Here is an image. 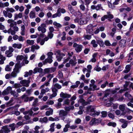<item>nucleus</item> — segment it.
I'll return each mask as SVG.
<instances>
[{
	"instance_id": "nucleus-1",
	"label": "nucleus",
	"mask_w": 133,
	"mask_h": 133,
	"mask_svg": "<svg viewBox=\"0 0 133 133\" xmlns=\"http://www.w3.org/2000/svg\"><path fill=\"white\" fill-rule=\"evenodd\" d=\"M101 122L100 120L98 119H96L95 118H94L92 119L90 122V124L92 125H97L100 123Z\"/></svg>"
},
{
	"instance_id": "nucleus-2",
	"label": "nucleus",
	"mask_w": 133,
	"mask_h": 133,
	"mask_svg": "<svg viewBox=\"0 0 133 133\" xmlns=\"http://www.w3.org/2000/svg\"><path fill=\"white\" fill-rule=\"evenodd\" d=\"M93 25L91 24L88 25L86 30L87 32L88 33H89V34L92 35L93 34Z\"/></svg>"
},
{
	"instance_id": "nucleus-3",
	"label": "nucleus",
	"mask_w": 133,
	"mask_h": 133,
	"mask_svg": "<svg viewBox=\"0 0 133 133\" xmlns=\"http://www.w3.org/2000/svg\"><path fill=\"white\" fill-rule=\"evenodd\" d=\"M30 82V81L29 80H21L20 83L21 84L23 85V86L26 87H28L29 86V84Z\"/></svg>"
},
{
	"instance_id": "nucleus-4",
	"label": "nucleus",
	"mask_w": 133,
	"mask_h": 133,
	"mask_svg": "<svg viewBox=\"0 0 133 133\" xmlns=\"http://www.w3.org/2000/svg\"><path fill=\"white\" fill-rule=\"evenodd\" d=\"M114 18L113 15L112 14H109V15H104L101 18V20L104 21L105 19H112Z\"/></svg>"
},
{
	"instance_id": "nucleus-5",
	"label": "nucleus",
	"mask_w": 133,
	"mask_h": 133,
	"mask_svg": "<svg viewBox=\"0 0 133 133\" xmlns=\"http://www.w3.org/2000/svg\"><path fill=\"white\" fill-rule=\"evenodd\" d=\"M68 112L64 110H61L59 111V115L61 117H64L67 116Z\"/></svg>"
},
{
	"instance_id": "nucleus-6",
	"label": "nucleus",
	"mask_w": 133,
	"mask_h": 133,
	"mask_svg": "<svg viewBox=\"0 0 133 133\" xmlns=\"http://www.w3.org/2000/svg\"><path fill=\"white\" fill-rule=\"evenodd\" d=\"M12 88L10 87H8L7 88L4 90L2 92V95L4 96L5 95H8L9 92V90H11Z\"/></svg>"
},
{
	"instance_id": "nucleus-7",
	"label": "nucleus",
	"mask_w": 133,
	"mask_h": 133,
	"mask_svg": "<svg viewBox=\"0 0 133 133\" xmlns=\"http://www.w3.org/2000/svg\"><path fill=\"white\" fill-rule=\"evenodd\" d=\"M52 90L53 93L50 96V98H51L54 97L57 95V94L56 92L58 91L57 89L56 88H52Z\"/></svg>"
},
{
	"instance_id": "nucleus-8",
	"label": "nucleus",
	"mask_w": 133,
	"mask_h": 133,
	"mask_svg": "<svg viewBox=\"0 0 133 133\" xmlns=\"http://www.w3.org/2000/svg\"><path fill=\"white\" fill-rule=\"evenodd\" d=\"M21 68V66L20 65L16 63L15 65V68L14 69L13 71L18 73L19 72V69Z\"/></svg>"
},
{
	"instance_id": "nucleus-9",
	"label": "nucleus",
	"mask_w": 133,
	"mask_h": 133,
	"mask_svg": "<svg viewBox=\"0 0 133 133\" xmlns=\"http://www.w3.org/2000/svg\"><path fill=\"white\" fill-rule=\"evenodd\" d=\"M3 14L5 17H8L9 18H11L12 16V14L11 12H7L5 10L3 11Z\"/></svg>"
},
{
	"instance_id": "nucleus-10",
	"label": "nucleus",
	"mask_w": 133,
	"mask_h": 133,
	"mask_svg": "<svg viewBox=\"0 0 133 133\" xmlns=\"http://www.w3.org/2000/svg\"><path fill=\"white\" fill-rule=\"evenodd\" d=\"M60 96L61 97L64 98H69L71 97V95L67 94H64L63 92H61L60 95Z\"/></svg>"
},
{
	"instance_id": "nucleus-11",
	"label": "nucleus",
	"mask_w": 133,
	"mask_h": 133,
	"mask_svg": "<svg viewBox=\"0 0 133 133\" xmlns=\"http://www.w3.org/2000/svg\"><path fill=\"white\" fill-rule=\"evenodd\" d=\"M126 41L125 40L122 39L119 42V45L122 47L124 48L125 46Z\"/></svg>"
},
{
	"instance_id": "nucleus-12",
	"label": "nucleus",
	"mask_w": 133,
	"mask_h": 133,
	"mask_svg": "<svg viewBox=\"0 0 133 133\" xmlns=\"http://www.w3.org/2000/svg\"><path fill=\"white\" fill-rule=\"evenodd\" d=\"M21 98L25 102H28L29 101L28 95L24 94L21 96Z\"/></svg>"
},
{
	"instance_id": "nucleus-13",
	"label": "nucleus",
	"mask_w": 133,
	"mask_h": 133,
	"mask_svg": "<svg viewBox=\"0 0 133 133\" xmlns=\"http://www.w3.org/2000/svg\"><path fill=\"white\" fill-rule=\"evenodd\" d=\"M6 59L5 57L3 56L1 52H0V64H3L4 63V61Z\"/></svg>"
},
{
	"instance_id": "nucleus-14",
	"label": "nucleus",
	"mask_w": 133,
	"mask_h": 133,
	"mask_svg": "<svg viewBox=\"0 0 133 133\" xmlns=\"http://www.w3.org/2000/svg\"><path fill=\"white\" fill-rule=\"evenodd\" d=\"M52 62V58H48L45 59V60L43 62V64L45 65L47 63H51Z\"/></svg>"
},
{
	"instance_id": "nucleus-15",
	"label": "nucleus",
	"mask_w": 133,
	"mask_h": 133,
	"mask_svg": "<svg viewBox=\"0 0 133 133\" xmlns=\"http://www.w3.org/2000/svg\"><path fill=\"white\" fill-rule=\"evenodd\" d=\"M43 70V69L41 68L36 67L34 70L33 73L35 74L37 72L39 73H41L42 72Z\"/></svg>"
},
{
	"instance_id": "nucleus-16",
	"label": "nucleus",
	"mask_w": 133,
	"mask_h": 133,
	"mask_svg": "<svg viewBox=\"0 0 133 133\" xmlns=\"http://www.w3.org/2000/svg\"><path fill=\"white\" fill-rule=\"evenodd\" d=\"M73 59L74 60L71 59L69 61V63L70 64H72L73 65H75L77 63V62H76V58L75 56L73 57Z\"/></svg>"
},
{
	"instance_id": "nucleus-17",
	"label": "nucleus",
	"mask_w": 133,
	"mask_h": 133,
	"mask_svg": "<svg viewBox=\"0 0 133 133\" xmlns=\"http://www.w3.org/2000/svg\"><path fill=\"white\" fill-rule=\"evenodd\" d=\"M32 108H31L28 111H26L23 112V114L24 115H26L28 114H29V115L30 116H31L32 114H33V112L32 111Z\"/></svg>"
},
{
	"instance_id": "nucleus-18",
	"label": "nucleus",
	"mask_w": 133,
	"mask_h": 133,
	"mask_svg": "<svg viewBox=\"0 0 133 133\" xmlns=\"http://www.w3.org/2000/svg\"><path fill=\"white\" fill-rule=\"evenodd\" d=\"M7 125L3 126L2 127L4 133H8L10 131V130L8 127Z\"/></svg>"
},
{
	"instance_id": "nucleus-19",
	"label": "nucleus",
	"mask_w": 133,
	"mask_h": 133,
	"mask_svg": "<svg viewBox=\"0 0 133 133\" xmlns=\"http://www.w3.org/2000/svg\"><path fill=\"white\" fill-rule=\"evenodd\" d=\"M39 121L42 123H47L48 122V119L46 117H44L43 118H40Z\"/></svg>"
},
{
	"instance_id": "nucleus-20",
	"label": "nucleus",
	"mask_w": 133,
	"mask_h": 133,
	"mask_svg": "<svg viewBox=\"0 0 133 133\" xmlns=\"http://www.w3.org/2000/svg\"><path fill=\"white\" fill-rule=\"evenodd\" d=\"M83 46L81 45H78V46L76 47L75 50L77 52H79L82 50Z\"/></svg>"
},
{
	"instance_id": "nucleus-21",
	"label": "nucleus",
	"mask_w": 133,
	"mask_h": 133,
	"mask_svg": "<svg viewBox=\"0 0 133 133\" xmlns=\"http://www.w3.org/2000/svg\"><path fill=\"white\" fill-rule=\"evenodd\" d=\"M23 16L22 14V13H19L18 14H15L14 20H15L18 18H21Z\"/></svg>"
},
{
	"instance_id": "nucleus-22",
	"label": "nucleus",
	"mask_w": 133,
	"mask_h": 133,
	"mask_svg": "<svg viewBox=\"0 0 133 133\" xmlns=\"http://www.w3.org/2000/svg\"><path fill=\"white\" fill-rule=\"evenodd\" d=\"M125 107V104L120 105L119 107V109L123 112L124 111Z\"/></svg>"
},
{
	"instance_id": "nucleus-23",
	"label": "nucleus",
	"mask_w": 133,
	"mask_h": 133,
	"mask_svg": "<svg viewBox=\"0 0 133 133\" xmlns=\"http://www.w3.org/2000/svg\"><path fill=\"white\" fill-rule=\"evenodd\" d=\"M87 110L88 111H90L91 112H94L95 110H94V108L92 107L91 106H88L87 108Z\"/></svg>"
},
{
	"instance_id": "nucleus-24",
	"label": "nucleus",
	"mask_w": 133,
	"mask_h": 133,
	"mask_svg": "<svg viewBox=\"0 0 133 133\" xmlns=\"http://www.w3.org/2000/svg\"><path fill=\"white\" fill-rule=\"evenodd\" d=\"M39 47L38 45L35 46L34 45H32L31 47V51L34 52L35 49H39Z\"/></svg>"
},
{
	"instance_id": "nucleus-25",
	"label": "nucleus",
	"mask_w": 133,
	"mask_h": 133,
	"mask_svg": "<svg viewBox=\"0 0 133 133\" xmlns=\"http://www.w3.org/2000/svg\"><path fill=\"white\" fill-rule=\"evenodd\" d=\"M38 102V99L37 98H36L33 103L32 106L34 107H36L38 105L37 103Z\"/></svg>"
},
{
	"instance_id": "nucleus-26",
	"label": "nucleus",
	"mask_w": 133,
	"mask_h": 133,
	"mask_svg": "<svg viewBox=\"0 0 133 133\" xmlns=\"http://www.w3.org/2000/svg\"><path fill=\"white\" fill-rule=\"evenodd\" d=\"M38 30L39 31H41L42 33H45L46 31V29L45 28H42L40 26H38Z\"/></svg>"
},
{
	"instance_id": "nucleus-27",
	"label": "nucleus",
	"mask_w": 133,
	"mask_h": 133,
	"mask_svg": "<svg viewBox=\"0 0 133 133\" xmlns=\"http://www.w3.org/2000/svg\"><path fill=\"white\" fill-rule=\"evenodd\" d=\"M10 93L11 95H13L15 97H17L18 96V94L15 91L11 90Z\"/></svg>"
},
{
	"instance_id": "nucleus-28",
	"label": "nucleus",
	"mask_w": 133,
	"mask_h": 133,
	"mask_svg": "<svg viewBox=\"0 0 133 133\" xmlns=\"http://www.w3.org/2000/svg\"><path fill=\"white\" fill-rule=\"evenodd\" d=\"M24 59V57L22 55H18L16 57V61H22L23 59Z\"/></svg>"
},
{
	"instance_id": "nucleus-29",
	"label": "nucleus",
	"mask_w": 133,
	"mask_h": 133,
	"mask_svg": "<svg viewBox=\"0 0 133 133\" xmlns=\"http://www.w3.org/2000/svg\"><path fill=\"white\" fill-rule=\"evenodd\" d=\"M22 46V44H14L13 45V47L14 48H16L19 49L21 48Z\"/></svg>"
},
{
	"instance_id": "nucleus-30",
	"label": "nucleus",
	"mask_w": 133,
	"mask_h": 133,
	"mask_svg": "<svg viewBox=\"0 0 133 133\" xmlns=\"http://www.w3.org/2000/svg\"><path fill=\"white\" fill-rule=\"evenodd\" d=\"M30 17L31 18H33L35 17L36 14L35 13L34 11H31L29 14Z\"/></svg>"
},
{
	"instance_id": "nucleus-31",
	"label": "nucleus",
	"mask_w": 133,
	"mask_h": 133,
	"mask_svg": "<svg viewBox=\"0 0 133 133\" xmlns=\"http://www.w3.org/2000/svg\"><path fill=\"white\" fill-rule=\"evenodd\" d=\"M53 110L50 109L49 111H47L45 113L46 115L49 116L50 115H52L53 114Z\"/></svg>"
},
{
	"instance_id": "nucleus-32",
	"label": "nucleus",
	"mask_w": 133,
	"mask_h": 133,
	"mask_svg": "<svg viewBox=\"0 0 133 133\" xmlns=\"http://www.w3.org/2000/svg\"><path fill=\"white\" fill-rule=\"evenodd\" d=\"M6 11L9 12H13L15 11V10L12 8H10L8 7L7 8L5 9Z\"/></svg>"
},
{
	"instance_id": "nucleus-33",
	"label": "nucleus",
	"mask_w": 133,
	"mask_h": 133,
	"mask_svg": "<svg viewBox=\"0 0 133 133\" xmlns=\"http://www.w3.org/2000/svg\"><path fill=\"white\" fill-rule=\"evenodd\" d=\"M68 7L71 13L72 14L74 13V10L72 6L70 4L68 5Z\"/></svg>"
},
{
	"instance_id": "nucleus-34",
	"label": "nucleus",
	"mask_w": 133,
	"mask_h": 133,
	"mask_svg": "<svg viewBox=\"0 0 133 133\" xmlns=\"http://www.w3.org/2000/svg\"><path fill=\"white\" fill-rule=\"evenodd\" d=\"M91 44L92 45V46L94 48H96L97 46V44L96 43V42L95 40H92L91 41Z\"/></svg>"
},
{
	"instance_id": "nucleus-35",
	"label": "nucleus",
	"mask_w": 133,
	"mask_h": 133,
	"mask_svg": "<svg viewBox=\"0 0 133 133\" xmlns=\"http://www.w3.org/2000/svg\"><path fill=\"white\" fill-rule=\"evenodd\" d=\"M55 124V123H53L51 124L50 127V128L49 130L51 132H53L54 131V126Z\"/></svg>"
},
{
	"instance_id": "nucleus-36",
	"label": "nucleus",
	"mask_w": 133,
	"mask_h": 133,
	"mask_svg": "<svg viewBox=\"0 0 133 133\" xmlns=\"http://www.w3.org/2000/svg\"><path fill=\"white\" fill-rule=\"evenodd\" d=\"M9 127L11 128V129L12 131H14L15 128H16V125H15V124L14 123L10 125Z\"/></svg>"
},
{
	"instance_id": "nucleus-37",
	"label": "nucleus",
	"mask_w": 133,
	"mask_h": 133,
	"mask_svg": "<svg viewBox=\"0 0 133 133\" xmlns=\"http://www.w3.org/2000/svg\"><path fill=\"white\" fill-rule=\"evenodd\" d=\"M54 87L52 88H57L58 89H60L62 88V86L61 85H59L58 83H56L54 85Z\"/></svg>"
},
{
	"instance_id": "nucleus-38",
	"label": "nucleus",
	"mask_w": 133,
	"mask_h": 133,
	"mask_svg": "<svg viewBox=\"0 0 133 133\" xmlns=\"http://www.w3.org/2000/svg\"><path fill=\"white\" fill-rule=\"evenodd\" d=\"M61 15V13H59L58 12V11H57V13L53 15L52 16V17L53 18H54L57 16L60 17Z\"/></svg>"
},
{
	"instance_id": "nucleus-39",
	"label": "nucleus",
	"mask_w": 133,
	"mask_h": 133,
	"mask_svg": "<svg viewBox=\"0 0 133 133\" xmlns=\"http://www.w3.org/2000/svg\"><path fill=\"white\" fill-rule=\"evenodd\" d=\"M57 11L60 13H61V12L63 14L66 12V10L64 9H61L60 8L58 9Z\"/></svg>"
},
{
	"instance_id": "nucleus-40",
	"label": "nucleus",
	"mask_w": 133,
	"mask_h": 133,
	"mask_svg": "<svg viewBox=\"0 0 133 133\" xmlns=\"http://www.w3.org/2000/svg\"><path fill=\"white\" fill-rule=\"evenodd\" d=\"M24 124L22 122H17L16 124V128H18L19 126L24 125Z\"/></svg>"
},
{
	"instance_id": "nucleus-41",
	"label": "nucleus",
	"mask_w": 133,
	"mask_h": 133,
	"mask_svg": "<svg viewBox=\"0 0 133 133\" xmlns=\"http://www.w3.org/2000/svg\"><path fill=\"white\" fill-rule=\"evenodd\" d=\"M26 43L29 45H32L34 43V40L28 39L26 41Z\"/></svg>"
},
{
	"instance_id": "nucleus-42",
	"label": "nucleus",
	"mask_w": 133,
	"mask_h": 133,
	"mask_svg": "<svg viewBox=\"0 0 133 133\" xmlns=\"http://www.w3.org/2000/svg\"><path fill=\"white\" fill-rule=\"evenodd\" d=\"M96 42L97 44L101 46H103L104 45V43L102 41L97 40Z\"/></svg>"
},
{
	"instance_id": "nucleus-43",
	"label": "nucleus",
	"mask_w": 133,
	"mask_h": 133,
	"mask_svg": "<svg viewBox=\"0 0 133 133\" xmlns=\"http://www.w3.org/2000/svg\"><path fill=\"white\" fill-rule=\"evenodd\" d=\"M100 113V112L96 111H95L94 113H91L90 115L93 117H95L96 115H99V114Z\"/></svg>"
},
{
	"instance_id": "nucleus-44",
	"label": "nucleus",
	"mask_w": 133,
	"mask_h": 133,
	"mask_svg": "<svg viewBox=\"0 0 133 133\" xmlns=\"http://www.w3.org/2000/svg\"><path fill=\"white\" fill-rule=\"evenodd\" d=\"M104 94V95L103 98V99H104V98L105 97H107V96L109 95V91L108 90H106V91L103 92Z\"/></svg>"
},
{
	"instance_id": "nucleus-45",
	"label": "nucleus",
	"mask_w": 133,
	"mask_h": 133,
	"mask_svg": "<svg viewBox=\"0 0 133 133\" xmlns=\"http://www.w3.org/2000/svg\"><path fill=\"white\" fill-rule=\"evenodd\" d=\"M87 22L84 19H81L80 21V24H87Z\"/></svg>"
},
{
	"instance_id": "nucleus-46",
	"label": "nucleus",
	"mask_w": 133,
	"mask_h": 133,
	"mask_svg": "<svg viewBox=\"0 0 133 133\" xmlns=\"http://www.w3.org/2000/svg\"><path fill=\"white\" fill-rule=\"evenodd\" d=\"M55 106L57 108L59 109L62 107V104L61 103L58 102L57 104L55 105Z\"/></svg>"
},
{
	"instance_id": "nucleus-47",
	"label": "nucleus",
	"mask_w": 133,
	"mask_h": 133,
	"mask_svg": "<svg viewBox=\"0 0 133 133\" xmlns=\"http://www.w3.org/2000/svg\"><path fill=\"white\" fill-rule=\"evenodd\" d=\"M96 9L97 10H99L100 9L103 10V9H102V7L101 6V4H100L97 5L96 6Z\"/></svg>"
},
{
	"instance_id": "nucleus-48",
	"label": "nucleus",
	"mask_w": 133,
	"mask_h": 133,
	"mask_svg": "<svg viewBox=\"0 0 133 133\" xmlns=\"http://www.w3.org/2000/svg\"><path fill=\"white\" fill-rule=\"evenodd\" d=\"M53 24L54 25L58 28H61L62 26V25L60 24L57 23L56 22H54Z\"/></svg>"
},
{
	"instance_id": "nucleus-49",
	"label": "nucleus",
	"mask_w": 133,
	"mask_h": 133,
	"mask_svg": "<svg viewBox=\"0 0 133 133\" xmlns=\"http://www.w3.org/2000/svg\"><path fill=\"white\" fill-rule=\"evenodd\" d=\"M5 54L6 55V56L8 57H10L13 55L12 53L9 52L8 51H6L5 52Z\"/></svg>"
},
{
	"instance_id": "nucleus-50",
	"label": "nucleus",
	"mask_w": 133,
	"mask_h": 133,
	"mask_svg": "<svg viewBox=\"0 0 133 133\" xmlns=\"http://www.w3.org/2000/svg\"><path fill=\"white\" fill-rule=\"evenodd\" d=\"M102 117H105L107 116V112L106 111H103L101 112Z\"/></svg>"
},
{
	"instance_id": "nucleus-51",
	"label": "nucleus",
	"mask_w": 133,
	"mask_h": 133,
	"mask_svg": "<svg viewBox=\"0 0 133 133\" xmlns=\"http://www.w3.org/2000/svg\"><path fill=\"white\" fill-rule=\"evenodd\" d=\"M116 124L114 122H110L108 123V125L109 126H112L115 127L116 125Z\"/></svg>"
},
{
	"instance_id": "nucleus-52",
	"label": "nucleus",
	"mask_w": 133,
	"mask_h": 133,
	"mask_svg": "<svg viewBox=\"0 0 133 133\" xmlns=\"http://www.w3.org/2000/svg\"><path fill=\"white\" fill-rule=\"evenodd\" d=\"M40 128V127L38 126H36L35 128V130L34 131V133H38L39 132L38 130Z\"/></svg>"
},
{
	"instance_id": "nucleus-53",
	"label": "nucleus",
	"mask_w": 133,
	"mask_h": 133,
	"mask_svg": "<svg viewBox=\"0 0 133 133\" xmlns=\"http://www.w3.org/2000/svg\"><path fill=\"white\" fill-rule=\"evenodd\" d=\"M70 101V100L68 99H66L64 101V104H66L67 105H68L69 104Z\"/></svg>"
},
{
	"instance_id": "nucleus-54",
	"label": "nucleus",
	"mask_w": 133,
	"mask_h": 133,
	"mask_svg": "<svg viewBox=\"0 0 133 133\" xmlns=\"http://www.w3.org/2000/svg\"><path fill=\"white\" fill-rule=\"evenodd\" d=\"M14 87L15 88H19L22 87V85L19 83H16L14 85Z\"/></svg>"
},
{
	"instance_id": "nucleus-55",
	"label": "nucleus",
	"mask_w": 133,
	"mask_h": 133,
	"mask_svg": "<svg viewBox=\"0 0 133 133\" xmlns=\"http://www.w3.org/2000/svg\"><path fill=\"white\" fill-rule=\"evenodd\" d=\"M53 55V53L51 52H49L48 53L47 55L48 56V57L50 58H52V56Z\"/></svg>"
},
{
	"instance_id": "nucleus-56",
	"label": "nucleus",
	"mask_w": 133,
	"mask_h": 133,
	"mask_svg": "<svg viewBox=\"0 0 133 133\" xmlns=\"http://www.w3.org/2000/svg\"><path fill=\"white\" fill-rule=\"evenodd\" d=\"M50 73L54 72L56 69V68H49Z\"/></svg>"
},
{
	"instance_id": "nucleus-57",
	"label": "nucleus",
	"mask_w": 133,
	"mask_h": 133,
	"mask_svg": "<svg viewBox=\"0 0 133 133\" xmlns=\"http://www.w3.org/2000/svg\"><path fill=\"white\" fill-rule=\"evenodd\" d=\"M11 120L10 119H6L3 121V122L5 123H10Z\"/></svg>"
},
{
	"instance_id": "nucleus-58",
	"label": "nucleus",
	"mask_w": 133,
	"mask_h": 133,
	"mask_svg": "<svg viewBox=\"0 0 133 133\" xmlns=\"http://www.w3.org/2000/svg\"><path fill=\"white\" fill-rule=\"evenodd\" d=\"M17 64H19V65H20L21 66V67L23 66H24L25 65V64L24 63V61L23 60L22 61V62L21 63L20 61H18L17 62V63H16Z\"/></svg>"
},
{
	"instance_id": "nucleus-59",
	"label": "nucleus",
	"mask_w": 133,
	"mask_h": 133,
	"mask_svg": "<svg viewBox=\"0 0 133 133\" xmlns=\"http://www.w3.org/2000/svg\"><path fill=\"white\" fill-rule=\"evenodd\" d=\"M104 43L107 46H109L111 45V44L110 43L109 41L108 40H106L105 41Z\"/></svg>"
},
{
	"instance_id": "nucleus-60",
	"label": "nucleus",
	"mask_w": 133,
	"mask_h": 133,
	"mask_svg": "<svg viewBox=\"0 0 133 133\" xmlns=\"http://www.w3.org/2000/svg\"><path fill=\"white\" fill-rule=\"evenodd\" d=\"M17 73L16 72H15L14 71L12 72L11 73V77H15L17 75Z\"/></svg>"
},
{
	"instance_id": "nucleus-61",
	"label": "nucleus",
	"mask_w": 133,
	"mask_h": 133,
	"mask_svg": "<svg viewBox=\"0 0 133 133\" xmlns=\"http://www.w3.org/2000/svg\"><path fill=\"white\" fill-rule=\"evenodd\" d=\"M17 24L16 22H14L12 23H11V24H10V28H11L12 27H14V25H16Z\"/></svg>"
},
{
	"instance_id": "nucleus-62",
	"label": "nucleus",
	"mask_w": 133,
	"mask_h": 133,
	"mask_svg": "<svg viewBox=\"0 0 133 133\" xmlns=\"http://www.w3.org/2000/svg\"><path fill=\"white\" fill-rule=\"evenodd\" d=\"M65 109V111H66L68 113V112L70 111V110L71 109V108H70V106L68 107H65L64 108Z\"/></svg>"
},
{
	"instance_id": "nucleus-63",
	"label": "nucleus",
	"mask_w": 133,
	"mask_h": 133,
	"mask_svg": "<svg viewBox=\"0 0 133 133\" xmlns=\"http://www.w3.org/2000/svg\"><path fill=\"white\" fill-rule=\"evenodd\" d=\"M108 116L110 118L113 119L114 118V116L113 114L111 113H109L108 115Z\"/></svg>"
},
{
	"instance_id": "nucleus-64",
	"label": "nucleus",
	"mask_w": 133,
	"mask_h": 133,
	"mask_svg": "<svg viewBox=\"0 0 133 133\" xmlns=\"http://www.w3.org/2000/svg\"><path fill=\"white\" fill-rule=\"evenodd\" d=\"M11 68L10 67V66L9 65H7L5 68V70L7 71H10L11 70Z\"/></svg>"
}]
</instances>
